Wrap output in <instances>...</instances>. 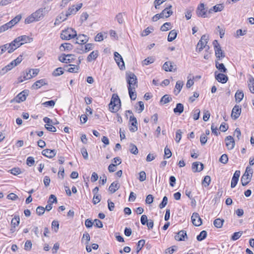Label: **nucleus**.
<instances>
[{
	"instance_id": "nucleus-58",
	"label": "nucleus",
	"mask_w": 254,
	"mask_h": 254,
	"mask_svg": "<svg viewBox=\"0 0 254 254\" xmlns=\"http://www.w3.org/2000/svg\"><path fill=\"white\" fill-rule=\"evenodd\" d=\"M10 171L11 174L15 176L18 175L22 173L20 168L18 167L13 168L10 170Z\"/></svg>"
},
{
	"instance_id": "nucleus-40",
	"label": "nucleus",
	"mask_w": 254,
	"mask_h": 254,
	"mask_svg": "<svg viewBox=\"0 0 254 254\" xmlns=\"http://www.w3.org/2000/svg\"><path fill=\"white\" fill-rule=\"evenodd\" d=\"M224 222L223 219L217 218L214 221L213 224L216 228H220L222 227Z\"/></svg>"
},
{
	"instance_id": "nucleus-15",
	"label": "nucleus",
	"mask_w": 254,
	"mask_h": 254,
	"mask_svg": "<svg viewBox=\"0 0 254 254\" xmlns=\"http://www.w3.org/2000/svg\"><path fill=\"white\" fill-rule=\"evenodd\" d=\"M191 219L192 223L194 226H199L201 225L202 220L197 213H193Z\"/></svg>"
},
{
	"instance_id": "nucleus-50",
	"label": "nucleus",
	"mask_w": 254,
	"mask_h": 254,
	"mask_svg": "<svg viewBox=\"0 0 254 254\" xmlns=\"http://www.w3.org/2000/svg\"><path fill=\"white\" fill-rule=\"evenodd\" d=\"M129 151L132 154L134 155L137 154L138 152L136 146L133 143H130L129 145Z\"/></svg>"
},
{
	"instance_id": "nucleus-9",
	"label": "nucleus",
	"mask_w": 254,
	"mask_h": 254,
	"mask_svg": "<svg viewBox=\"0 0 254 254\" xmlns=\"http://www.w3.org/2000/svg\"><path fill=\"white\" fill-rule=\"evenodd\" d=\"M163 68L166 71L174 72L177 70L176 65L174 63L171 61L165 62L163 65Z\"/></svg>"
},
{
	"instance_id": "nucleus-55",
	"label": "nucleus",
	"mask_w": 254,
	"mask_h": 254,
	"mask_svg": "<svg viewBox=\"0 0 254 254\" xmlns=\"http://www.w3.org/2000/svg\"><path fill=\"white\" fill-rule=\"evenodd\" d=\"M177 250V247L176 246H173L172 247L167 249L165 250V253L166 254H172L174 252L176 251Z\"/></svg>"
},
{
	"instance_id": "nucleus-20",
	"label": "nucleus",
	"mask_w": 254,
	"mask_h": 254,
	"mask_svg": "<svg viewBox=\"0 0 254 254\" xmlns=\"http://www.w3.org/2000/svg\"><path fill=\"white\" fill-rule=\"evenodd\" d=\"M57 202V199L56 196L54 194L50 195L48 200V203L45 208V210H46L48 211L51 210L52 208V203Z\"/></svg>"
},
{
	"instance_id": "nucleus-52",
	"label": "nucleus",
	"mask_w": 254,
	"mask_h": 254,
	"mask_svg": "<svg viewBox=\"0 0 254 254\" xmlns=\"http://www.w3.org/2000/svg\"><path fill=\"white\" fill-rule=\"evenodd\" d=\"M172 98L168 95L166 94L161 98L160 102H162L165 104L170 102Z\"/></svg>"
},
{
	"instance_id": "nucleus-29",
	"label": "nucleus",
	"mask_w": 254,
	"mask_h": 254,
	"mask_svg": "<svg viewBox=\"0 0 254 254\" xmlns=\"http://www.w3.org/2000/svg\"><path fill=\"white\" fill-rule=\"evenodd\" d=\"M19 39L20 40V42L22 43V45L30 43L33 41V38L29 37L27 35H22L18 37Z\"/></svg>"
},
{
	"instance_id": "nucleus-2",
	"label": "nucleus",
	"mask_w": 254,
	"mask_h": 254,
	"mask_svg": "<svg viewBox=\"0 0 254 254\" xmlns=\"http://www.w3.org/2000/svg\"><path fill=\"white\" fill-rule=\"evenodd\" d=\"M121 106V100L116 94H114L112 95L110 103L109 105L110 110L112 112H117Z\"/></svg>"
},
{
	"instance_id": "nucleus-5",
	"label": "nucleus",
	"mask_w": 254,
	"mask_h": 254,
	"mask_svg": "<svg viewBox=\"0 0 254 254\" xmlns=\"http://www.w3.org/2000/svg\"><path fill=\"white\" fill-rule=\"evenodd\" d=\"M126 79L128 84L127 88L137 87V77L133 73L131 72H127L126 73Z\"/></svg>"
},
{
	"instance_id": "nucleus-53",
	"label": "nucleus",
	"mask_w": 254,
	"mask_h": 254,
	"mask_svg": "<svg viewBox=\"0 0 254 254\" xmlns=\"http://www.w3.org/2000/svg\"><path fill=\"white\" fill-rule=\"evenodd\" d=\"M171 24L170 22H166L161 27L160 30L162 31H168L171 29Z\"/></svg>"
},
{
	"instance_id": "nucleus-54",
	"label": "nucleus",
	"mask_w": 254,
	"mask_h": 254,
	"mask_svg": "<svg viewBox=\"0 0 254 254\" xmlns=\"http://www.w3.org/2000/svg\"><path fill=\"white\" fill-rule=\"evenodd\" d=\"M183 85H184L183 82L181 81L180 80H179L176 82L175 88L177 89V90H178L177 93H176V95H177L181 91Z\"/></svg>"
},
{
	"instance_id": "nucleus-64",
	"label": "nucleus",
	"mask_w": 254,
	"mask_h": 254,
	"mask_svg": "<svg viewBox=\"0 0 254 254\" xmlns=\"http://www.w3.org/2000/svg\"><path fill=\"white\" fill-rule=\"evenodd\" d=\"M154 59L151 57H148L143 61L142 64L143 65H148L154 62Z\"/></svg>"
},
{
	"instance_id": "nucleus-3",
	"label": "nucleus",
	"mask_w": 254,
	"mask_h": 254,
	"mask_svg": "<svg viewBox=\"0 0 254 254\" xmlns=\"http://www.w3.org/2000/svg\"><path fill=\"white\" fill-rule=\"evenodd\" d=\"M76 36V32L72 28H67L63 30L61 33V38L64 40H69Z\"/></svg>"
},
{
	"instance_id": "nucleus-60",
	"label": "nucleus",
	"mask_w": 254,
	"mask_h": 254,
	"mask_svg": "<svg viewBox=\"0 0 254 254\" xmlns=\"http://www.w3.org/2000/svg\"><path fill=\"white\" fill-rule=\"evenodd\" d=\"M164 158H169L172 156V152L170 149L166 146L164 149Z\"/></svg>"
},
{
	"instance_id": "nucleus-30",
	"label": "nucleus",
	"mask_w": 254,
	"mask_h": 254,
	"mask_svg": "<svg viewBox=\"0 0 254 254\" xmlns=\"http://www.w3.org/2000/svg\"><path fill=\"white\" fill-rule=\"evenodd\" d=\"M215 66L222 73H226L227 72V69L225 67L224 64L222 63H219L217 61H215Z\"/></svg>"
},
{
	"instance_id": "nucleus-23",
	"label": "nucleus",
	"mask_w": 254,
	"mask_h": 254,
	"mask_svg": "<svg viewBox=\"0 0 254 254\" xmlns=\"http://www.w3.org/2000/svg\"><path fill=\"white\" fill-rule=\"evenodd\" d=\"M171 7L172 5H169L167 7H166L160 13H159L162 18L164 17L168 18L172 14L173 11L172 10H169Z\"/></svg>"
},
{
	"instance_id": "nucleus-59",
	"label": "nucleus",
	"mask_w": 254,
	"mask_h": 254,
	"mask_svg": "<svg viewBox=\"0 0 254 254\" xmlns=\"http://www.w3.org/2000/svg\"><path fill=\"white\" fill-rule=\"evenodd\" d=\"M101 196L100 194H94L93 198V203L94 204H96L101 201Z\"/></svg>"
},
{
	"instance_id": "nucleus-51",
	"label": "nucleus",
	"mask_w": 254,
	"mask_h": 254,
	"mask_svg": "<svg viewBox=\"0 0 254 254\" xmlns=\"http://www.w3.org/2000/svg\"><path fill=\"white\" fill-rule=\"evenodd\" d=\"M211 182V178L209 176H205L204 179L202 181V184L205 187H208Z\"/></svg>"
},
{
	"instance_id": "nucleus-44",
	"label": "nucleus",
	"mask_w": 254,
	"mask_h": 254,
	"mask_svg": "<svg viewBox=\"0 0 254 254\" xmlns=\"http://www.w3.org/2000/svg\"><path fill=\"white\" fill-rule=\"evenodd\" d=\"M14 67V65L13 64V63L11 62L8 64H7L5 67H4L3 68H2L1 72L3 73H5L7 72L8 71L11 70Z\"/></svg>"
},
{
	"instance_id": "nucleus-1",
	"label": "nucleus",
	"mask_w": 254,
	"mask_h": 254,
	"mask_svg": "<svg viewBox=\"0 0 254 254\" xmlns=\"http://www.w3.org/2000/svg\"><path fill=\"white\" fill-rule=\"evenodd\" d=\"M45 13V8H39L25 19V23L30 24L35 21L41 20L44 18Z\"/></svg>"
},
{
	"instance_id": "nucleus-33",
	"label": "nucleus",
	"mask_w": 254,
	"mask_h": 254,
	"mask_svg": "<svg viewBox=\"0 0 254 254\" xmlns=\"http://www.w3.org/2000/svg\"><path fill=\"white\" fill-rule=\"evenodd\" d=\"M73 49V46L68 43H65L62 44L60 47L61 51H70Z\"/></svg>"
},
{
	"instance_id": "nucleus-42",
	"label": "nucleus",
	"mask_w": 254,
	"mask_h": 254,
	"mask_svg": "<svg viewBox=\"0 0 254 254\" xmlns=\"http://www.w3.org/2000/svg\"><path fill=\"white\" fill-rule=\"evenodd\" d=\"M235 96L236 102L239 103L244 98V93L242 91H237Z\"/></svg>"
},
{
	"instance_id": "nucleus-7",
	"label": "nucleus",
	"mask_w": 254,
	"mask_h": 254,
	"mask_svg": "<svg viewBox=\"0 0 254 254\" xmlns=\"http://www.w3.org/2000/svg\"><path fill=\"white\" fill-rule=\"evenodd\" d=\"M82 3H79L76 5H73L71 7H69L68 10L65 13V18L63 20H66L67 18L71 15L75 14L81 8Z\"/></svg>"
},
{
	"instance_id": "nucleus-8",
	"label": "nucleus",
	"mask_w": 254,
	"mask_h": 254,
	"mask_svg": "<svg viewBox=\"0 0 254 254\" xmlns=\"http://www.w3.org/2000/svg\"><path fill=\"white\" fill-rule=\"evenodd\" d=\"M208 41V37L206 35H203L197 44L196 51L198 52L201 51L206 46Z\"/></svg>"
},
{
	"instance_id": "nucleus-46",
	"label": "nucleus",
	"mask_w": 254,
	"mask_h": 254,
	"mask_svg": "<svg viewBox=\"0 0 254 254\" xmlns=\"http://www.w3.org/2000/svg\"><path fill=\"white\" fill-rule=\"evenodd\" d=\"M69 66L71 67L67 69L68 72L71 73H76L78 72L79 68V65L75 64H69Z\"/></svg>"
},
{
	"instance_id": "nucleus-17",
	"label": "nucleus",
	"mask_w": 254,
	"mask_h": 254,
	"mask_svg": "<svg viewBox=\"0 0 254 254\" xmlns=\"http://www.w3.org/2000/svg\"><path fill=\"white\" fill-rule=\"evenodd\" d=\"M225 140L226 141V146L227 147L228 149H233L235 144V140L233 137L231 135H229L225 138Z\"/></svg>"
},
{
	"instance_id": "nucleus-13",
	"label": "nucleus",
	"mask_w": 254,
	"mask_h": 254,
	"mask_svg": "<svg viewBox=\"0 0 254 254\" xmlns=\"http://www.w3.org/2000/svg\"><path fill=\"white\" fill-rule=\"evenodd\" d=\"M73 57L74 55L72 54H63L59 57V60L62 63H69L74 60Z\"/></svg>"
},
{
	"instance_id": "nucleus-38",
	"label": "nucleus",
	"mask_w": 254,
	"mask_h": 254,
	"mask_svg": "<svg viewBox=\"0 0 254 254\" xmlns=\"http://www.w3.org/2000/svg\"><path fill=\"white\" fill-rule=\"evenodd\" d=\"M248 87L251 92L254 94V78L253 77L249 78Z\"/></svg>"
},
{
	"instance_id": "nucleus-43",
	"label": "nucleus",
	"mask_w": 254,
	"mask_h": 254,
	"mask_svg": "<svg viewBox=\"0 0 254 254\" xmlns=\"http://www.w3.org/2000/svg\"><path fill=\"white\" fill-rule=\"evenodd\" d=\"M207 232L205 230L202 231L200 234L197 236L196 239L198 241H201L205 239L207 237Z\"/></svg>"
},
{
	"instance_id": "nucleus-12",
	"label": "nucleus",
	"mask_w": 254,
	"mask_h": 254,
	"mask_svg": "<svg viewBox=\"0 0 254 254\" xmlns=\"http://www.w3.org/2000/svg\"><path fill=\"white\" fill-rule=\"evenodd\" d=\"M196 14L198 16L202 17H208L207 14V10L204 8V5L203 3H200L197 7L196 10Z\"/></svg>"
},
{
	"instance_id": "nucleus-24",
	"label": "nucleus",
	"mask_w": 254,
	"mask_h": 254,
	"mask_svg": "<svg viewBox=\"0 0 254 254\" xmlns=\"http://www.w3.org/2000/svg\"><path fill=\"white\" fill-rule=\"evenodd\" d=\"M203 164L198 162L193 163L192 165V169L194 172H200L203 169Z\"/></svg>"
},
{
	"instance_id": "nucleus-11",
	"label": "nucleus",
	"mask_w": 254,
	"mask_h": 254,
	"mask_svg": "<svg viewBox=\"0 0 254 254\" xmlns=\"http://www.w3.org/2000/svg\"><path fill=\"white\" fill-rule=\"evenodd\" d=\"M114 58L116 62L118 64V66L121 69H124L125 68V63L123 61V59L121 56V55L117 52H115L114 53Z\"/></svg>"
},
{
	"instance_id": "nucleus-27",
	"label": "nucleus",
	"mask_w": 254,
	"mask_h": 254,
	"mask_svg": "<svg viewBox=\"0 0 254 254\" xmlns=\"http://www.w3.org/2000/svg\"><path fill=\"white\" fill-rule=\"evenodd\" d=\"M224 6L222 4H216V5L213 6L211 8H210L209 10L208 13V14L211 13L213 11L215 12H218V11H221L224 9Z\"/></svg>"
},
{
	"instance_id": "nucleus-45",
	"label": "nucleus",
	"mask_w": 254,
	"mask_h": 254,
	"mask_svg": "<svg viewBox=\"0 0 254 254\" xmlns=\"http://www.w3.org/2000/svg\"><path fill=\"white\" fill-rule=\"evenodd\" d=\"M90 240V237L89 234L87 232L84 233L81 239V242L84 243L85 241V244H89Z\"/></svg>"
},
{
	"instance_id": "nucleus-63",
	"label": "nucleus",
	"mask_w": 254,
	"mask_h": 254,
	"mask_svg": "<svg viewBox=\"0 0 254 254\" xmlns=\"http://www.w3.org/2000/svg\"><path fill=\"white\" fill-rule=\"evenodd\" d=\"M93 48V45L92 44L88 43L84 46L83 49V53H87V52L92 50Z\"/></svg>"
},
{
	"instance_id": "nucleus-10",
	"label": "nucleus",
	"mask_w": 254,
	"mask_h": 254,
	"mask_svg": "<svg viewBox=\"0 0 254 254\" xmlns=\"http://www.w3.org/2000/svg\"><path fill=\"white\" fill-rule=\"evenodd\" d=\"M28 95V91L24 90L19 93L14 99V101L17 103L24 101Z\"/></svg>"
},
{
	"instance_id": "nucleus-25",
	"label": "nucleus",
	"mask_w": 254,
	"mask_h": 254,
	"mask_svg": "<svg viewBox=\"0 0 254 254\" xmlns=\"http://www.w3.org/2000/svg\"><path fill=\"white\" fill-rule=\"evenodd\" d=\"M187 237V232L185 230H181L178 232V234L175 236V238L176 240L181 241H184L185 238Z\"/></svg>"
},
{
	"instance_id": "nucleus-61",
	"label": "nucleus",
	"mask_w": 254,
	"mask_h": 254,
	"mask_svg": "<svg viewBox=\"0 0 254 254\" xmlns=\"http://www.w3.org/2000/svg\"><path fill=\"white\" fill-rule=\"evenodd\" d=\"M219 161L223 164H226L228 161V155L226 154H223L220 157Z\"/></svg>"
},
{
	"instance_id": "nucleus-48",
	"label": "nucleus",
	"mask_w": 254,
	"mask_h": 254,
	"mask_svg": "<svg viewBox=\"0 0 254 254\" xmlns=\"http://www.w3.org/2000/svg\"><path fill=\"white\" fill-rule=\"evenodd\" d=\"M145 243V241L144 240H139L137 244L136 247V254H138L139 252L141 250V249L144 246Z\"/></svg>"
},
{
	"instance_id": "nucleus-26",
	"label": "nucleus",
	"mask_w": 254,
	"mask_h": 254,
	"mask_svg": "<svg viewBox=\"0 0 254 254\" xmlns=\"http://www.w3.org/2000/svg\"><path fill=\"white\" fill-rule=\"evenodd\" d=\"M214 51L215 56L219 60H220L225 57V53L224 51L221 49V47L214 49Z\"/></svg>"
},
{
	"instance_id": "nucleus-6",
	"label": "nucleus",
	"mask_w": 254,
	"mask_h": 254,
	"mask_svg": "<svg viewBox=\"0 0 254 254\" xmlns=\"http://www.w3.org/2000/svg\"><path fill=\"white\" fill-rule=\"evenodd\" d=\"M39 71V69L37 68L29 69L28 71L24 73L23 77V79H22V77L18 78L19 82H22L24 80L30 79L33 77L36 76L38 74Z\"/></svg>"
},
{
	"instance_id": "nucleus-4",
	"label": "nucleus",
	"mask_w": 254,
	"mask_h": 254,
	"mask_svg": "<svg viewBox=\"0 0 254 254\" xmlns=\"http://www.w3.org/2000/svg\"><path fill=\"white\" fill-rule=\"evenodd\" d=\"M252 174L253 170L250 167H247L241 179L242 185L243 186H246L251 181Z\"/></svg>"
},
{
	"instance_id": "nucleus-37",
	"label": "nucleus",
	"mask_w": 254,
	"mask_h": 254,
	"mask_svg": "<svg viewBox=\"0 0 254 254\" xmlns=\"http://www.w3.org/2000/svg\"><path fill=\"white\" fill-rule=\"evenodd\" d=\"M11 44L13 45L12 46L13 47L14 50H15L22 45L18 37L15 38L14 40L11 42Z\"/></svg>"
},
{
	"instance_id": "nucleus-41",
	"label": "nucleus",
	"mask_w": 254,
	"mask_h": 254,
	"mask_svg": "<svg viewBox=\"0 0 254 254\" xmlns=\"http://www.w3.org/2000/svg\"><path fill=\"white\" fill-rule=\"evenodd\" d=\"M21 19V15H17L14 18H13L11 20H10L9 22H8L9 24L12 27L15 24L17 23Z\"/></svg>"
},
{
	"instance_id": "nucleus-19",
	"label": "nucleus",
	"mask_w": 254,
	"mask_h": 254,
	"mask_svg": "<svg viewBox=\"0 0 254 254\" xmlns=\"http://www.w3.org/2000/svg\"><path fill=\"white\" fill-rule=\"evenodd\" d=\"M76 37V41L75 42V44L83 45L88 41V37L85 35L79 34Z\"/></svg>"
},
{
	"instance_id": "nucleus-21",
	"label": "nucleus",
	"mask_w": 254,
	"mask_h": 254,
	"mask_svg": "<svg viewBox=\"0 0 254 254\" xmlns=\"http://www.w3.org/2000/svg\"><path fill=\"white\" fill-rule=\"evenodd\" d=\"M240 171L239 170L236 171L233 175L231 181V187L232 188H235L237 185L239 180V178L240 177Z\"/></svg>"
},
{
	"instance_id": "nucleus-34",
	"label": "nucleus",
	"mask_w": 254,
	"mask_h": 254,
	"mask_svg": "<svg viewBox=\"0 0 254 254\" xmlns=\"http://www.w3.org/2000/svg\"><path fill=\"white\" fill-rule=\"evenodd\" d=\"M65 18V13L64 12L61 13L56 18L54 25L55 26L58 25L60 24L62 21H65V20H63L64 18Z\"/></svg>"
},
{
	"instance_id": "nucleus-31",
	"label": "nucleus",
	"mask_w": 254,
	"mask_h": 254,
	"mask_svg": "<svg viewBox=\"0 0 254 254\" xmlns=\"http://www.w3.org/2000/svg\"><path fill=\"white\" fill-rule=\"evenodd\" d=\"M98 56V51H92L87 57V61L88 62H91L92 60H95Z\"/></svg>"
},
{
	"instance_id": "nucleus-62",
	"label": "nucleus",
	"mask_w": 254,
	"mask_h": 254,
	"mask_svg": "<svg viewBox=\"0 0 254 254\" xmlns=\"http://www.w3.org/2000/svg\"><path fill=\"white\" fill-rule=\"evenodd\" d=\"M35 163V160L33 157L29 156L27 158L26 164L29 166H32L34 165Z\"/></svg>"
},
{
	"instance_id": "nucleus-28",
	"label": "nucleus",
	"mask_w": 254,
	"mask_h": 254,
	"mask_svg": "<svg viewBox=\"0 0 254 254\" xmlns=\"http://www.w3.org/2000/svg\"><path fill=\"white\" fill-rule=\"evenodd\" d=\"M120 185L117 181L112 183L109 188V190L111 193H113L120 188Z\"/></svg>"
},
{
	"instance_id": "nucleus-16",
	"label": "nucleus",
	"mask_w": 254,
	"mask_h": 254,
	"mask_svg": "<svg viewBox=\"0 0 254 254\" xmlns=\"http://www.w3.org/2000/svg\"><path fill=\"white\" fill-rule=\"evenodd\" d=\"M241 113V107L239 105H235L232 109L231 117L234 119H237Z\"/></svg>"
},
{
	"instance_id": "nucleus-49",
	"label": "nucleus",
	"mask_w": 254,
	"mask_h": 254,
	"mask_svg": "<svg viewBox=\"0 0 254 254\" xmlns=\"http://www.w3.org/2000/svg\"><path fill=\"white\" fill-rule=\"evenodd\" d=\"M63 68L62 67H58L54 70L53 75L54 76H58L63 74Z\"/></svg>"
},
{
	"instance_id": "nucleus-57",
	"label": "nucleus",
	"mask_w": 254,
	"mask_h": 254,
	"mask_svg": "<svg viewBox=\"0 0 254 254\" xmlns=\"http://www.w3.org/2000/svg\"><path fill=\"white\" fill-rule=\"evenodd\" d=\"M168 203V198L167 196H165L163 198V200L162 202L159 205V207L160 209H162L166 206Z\"/></svg>"
},
{
	"instance_id": "nucleus-36",
	"label": "nucleus",
	"mask_w": 254,
	"mask_h": 254,
	"mask_svg": "<svg viewBox=\"0 0 254 254\" xmlns=\"http://www.w3.org/2000/svg\"><path fill=\"white\" fill-rule=\"evenodd\" d=\"M177 35V33L175 30H171L168 35V41L169 42H172L174 40Z\"/></svg>"
},
{
	"instance_id": "nucleus-22",
	"label": "nucleus",
	"mask_w": 254,
	"mask_h": 254,
	"mask_svg": "<svg viewBox=\"0 0 254 254\" xmlns=\"http://www.w3.org/2000/svg\"><path fill=\"white\" fill-rule=\"evenodd\" d=\"M48 84L47 80L46 79H41L36 81L32 85L34 89H38L42 86Z\"/></svg>"
},
{
	"instance_id": "nucleus-56",
	"label": "nucleus",
	"mask_w": 254,
	"mask_h": 254,
	"mask_svg": "<svg viewBox=\"0 0 254 254\" xmlns=\"http://www.w3.org/2000/svg\"><path fill=\"white\" fill-rule=\"evenodd\" d=\"M242 232H235L231 237V240L233 241H236L238 240L242 236Z\"/></svg>"
},
{
	"instance_id": "nucleus-47",
	"label": "nucleus",
	"mask_w": 254,
	"mask_h": 254,
	"mask_svg": "<svg viewBox=\"0 0 254 254\" xmlns=\"http://www.w3.org/2000/svg\"><path fill=\"white\" fill-rule=\"evenodd\" d=\"M12 46L11 42L2 45V46H4L3 48L5 49V51H7L8 53H11L14 51Z\"/></svg>"
},
{
	"instance_id": "nucleus-14",
	"label": "nucleus",
	"mask_w": 254,
	"mask_h": 254,
	"mask_svg": "<svg viewBox=\"0 0 254 254\" xmlns=\"http://www.w3.org/2000/svg\"><path fill=\"white\" fill-rule=\"evenodd\" d=\"M215 78L219 82L222 83H225L228 80V76L224 74L223 73H217V71L215 72Z\"/></svg>"
},
{
	"instance_id": "nucleus-18",
	"label": "nucleus",
	"mask_w": 254,
	"mask_h": 254,
	"mask_svg": "<svg viewBox=\"0 0 254 254\" xmlns=\"http://www.w3.org/2000/svg\"><path fill=\"white\" fill-rule=\"evenodd\" d=\"M42 154L49 158H52L56 156L57 151L55 149H45L42 151Z\"/></svg>"
},
{
	"instance_id": "nucleus-32",
	"label": "nucleus",
	"mask_w": 254,
	"mask_h": 254,
	"mask_svg": "<svg viewBox=\"0 0 254 254\" xmlns=\"http://www.w3.org/2000/svg\"><path fill=\"white\" fill-rule=\"evenodd\" d=\"M173 111L175 114L180 115L184 111V105L181 103L177 104L176 107L174 109Z\"/></svg>"
},
{
	"instance_id": "nucleus-35",
	"label": "nucleus",
	"mask_w": 254,
	"mask_h": 254,
	"mask_svg": "<svg viewBox=\"0 0 254 254\" xmlns=\"http://www.w3.org/2000/svg\"><path fill=\"white\" fill-rule=\"evenodd\" d=\"M135 87L128 88L129 95L131 100H135L136 98V94L135 93Z\"/></svg>"
},
{
	"instance_id": "nucleus-39",
	"label": "nucleus",
	"mask_w": 254,
	"mask_h": 254,
	"mask_svg": "<svg viewBox=\"0 0 254 254\" xmlns=\"http://www.w3.org/2000/svg\"><path fill=\"white\" fill-rule=\"evenodd\" d=\"M20 218L18 215H15L14 218L11 221V225L14 228L18 226L19 224Z\"/></svg>"
}]
</instances>
